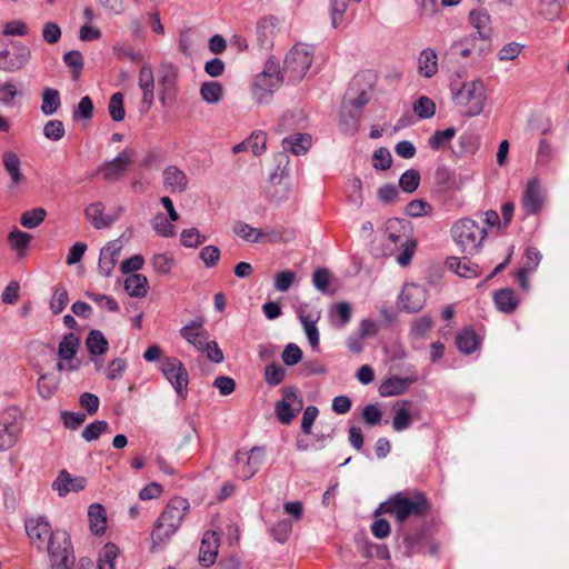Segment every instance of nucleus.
Wrapping results in <instances>:
<instances>
[{
  "instance_id": "obj_1",
  "label": "nucleus",
  "mask_w": 569,
  "mask_h": 569,
  "mask_svg": "<svg viewBox=\"0 0 569 569\" xmlns=\"http://www.w3.org/2000/svg\"><path fill=\"white\" fill-rule=\"evenodd\" d=\"M431 509L427 496L419 490L397 492L381 503L375 515L380 512L392 515L399 523L411 517H423Z\"/></svg>"
},
{
  "instance_id": "obj_2",
  "label": "nucleus",
  "mask_w": 569,
  "mask_h": 569,
  "mask_svg": "<svg viewBox=\"0 0 569 569\" xmlns=\"http://www.w3.org/2000/svg\"><path fill=\"white\" fill-rule=\"evenodd\" d=\"M189 508V501L182 497H173L167 503L151 532L152 550L170 540L181 526Z\"/></svg>"
},
{
  "instance_id": "obj_3",
  "label": "nucleus",
  "mask_w": 569,
  "mask_h": 569,
  "mask_svg": "<svg viewBox=\"0 0 569 569\" xmlns=\"http://www.w3.org/2000/svg\"><path fill=\"white\" fill-rule=\"evenodd\" d=\"M385 248L381 256H392L398 249L400 253L396 260L401 267L410 264L417 249V241L407 236L406 230L398 219H390L386 222L385 231L381 236Z\"/></svg>"
},
{
  "instance_id": "obj_4",
  "label": "nucleus",
  "mask_w": 569,
  "mask_h": 569,
  "mask_svg": "<svg viewBox=\"0 0 569 569\" xmlns=\"http://www.w3.org/2000/svg\"><path fill=\"white\" fill-rule=\"evenodd\" d=\"M24 527L31 542L39 550H47L48 553L61 547L68 548L71 542L70 536L67 531H53L49 521L44 517L30 518L26 520Z\"/></svg>"
},
{
  "instance_id": "obj_5",
  "label": "nucleus",
  "mask_w": 569,
  "mask_h": 569,
  "mask_svg": "<svg viewBox=\"0 0 569 569\" xmlns=\"http://www.w3.org/2000/svg\"><path fill=\"white\" fill-rule=\"evenodd\" d=\"M451 92L453 102L459 107H465L467 116L475 117L482 112L487 100L482 80L466 81L460 87L457 82H452Z\"/></svg>"
},
{
  "instance_id": "obj_6",
  "label": "nucleus",
  "mask_w": 569,
  "mask_h": 569,
  "mask_svg": "<svg viewBox=\"0 0 569 569\" xmlns=\"http://www.w3.org/2000/svg\"><path fill=\"white\" fill-rule=\"evenodd\" d=\"M451 236L463 254H475L487 237V229L472 219L462 218L452 224Z\"/></svg>"
},
{
  "instance_id": "obj_7",
  "label": "nucleus",
  "mask_w": 569,
  "mask_h": 569,
  "mask_svg": "<svg viewBox=\"0 0 569 569\" xmlns=\"http://www.w3.org/2000/svg\"><path fill=\"white\" fill-rule=\"evenodd\" d=\"M315 49L308 44H296L283 61V76L290 82L302 80L313 61Z\"/></svg>"
},
{
  "instance_id": "obj_8",
  "label": "nucleus",
  "mask_w": 569,
  "mask_h": 569,
  "mask_svg": "<svg viewBox=\"0 0 569 569\" xmlns=\"http://www.w3.org/2000/svg\"><path fill=\"white\" fill-rule=\"evenodd\" d=\"M283 72L277 62L268 60L263 70L258 73L253 81V94L259 103L266 102L281 84Z\"/></svg>"
},
{
  "instance_id": "obj_9",
  "label": "nucleus",
  "mask_w": 569,
  "mask_h": 569,
  "mask_svg": "<svg viewBox=\"0 0 569 569\" xmlns=\"http://www.w3.org/2000/svg\"><path fill=\"white\" fill-rule=\"evenodd\" d=\"M179 69L171 62H161L157 71L158 97L162 106H171L177 100Z\"/></svg>"
},
{
  "instance_id": "obj_10",
  "label": "nucleus",
  "mask_w": 569,
  "mask_h": 569,
  "mask_svg": "<svg viewBox=\"0 0 569 569\" xmlns=\"http://www.w3.org/2000/svg\"><path fill=\"white\" fill-rule=\"evenodd\" d=\"M22 430L21 413L16 407L0 412V451L12 448Z\"/></svg>"
},
{
  "instance_id": "obj_11",
  "label": "nucleus",
  "mask_w": 569,
  "mask_h": 569,
  "mask_svg": "<svg viewBox=\"0 0 569 569\" xmlns=\"http://www.w3.org/2000/svg\"><path fill=\"white\" fill-rule=\"evenodd\" d=\"M266 459V449L263 447H253L249 451L238 450L234 453L236 476L239 479L247 480L253 477Z\"/></svg>"
},
{
  "instance_id": "obj_12",
  "label": "nucleus",
  "mask_w": 569,
  "mask_h": 569,
  "mask_svg": "<svg viewBox=\"0 0 569 569\" xmlns=\"http://www.w3.org/2000/svg\"><path fill=\"white\" fill-rule=\"evenodd\" d=\"M160 370L178 397L184 400L188 396L189 375L183 363L178 358L167 357L161 361Z\"/></svg>"
},
{
  "instance_id": "obj_13",
  "label": "nucleus",
  "mask_w": 569,
  "mask_h": 569,
  "mask_svg": "<svg viewBox=\"0 0 569 569\" xmlns=\"http://www.w3.org/2000/svg\"><path fill=\"white\" fill-rule=\"evenodd\" d=\"M426 289L416 283H408L402 288L399 296V307L408 312L420 311L426 303Z\"/></svg>"
},
{
  "instance_id": "obj_14",
  "label": "nucleus",
  "mask_w": 569,
  "mask_h": 569,
  "mask_svg": "<svg viewBox=\"0 0 569 569\" xmlns=\"http://www.w3.org/2000/svg\"><path fill=\"white\" fill-rule=\"evenodd\" d=\"M2 164L10 178L9 189L19 191L27 183V177L21 170V161L18 154L11 150L2 154Z\"/></svg>"
},
{
  "instance_id": "obj_15",
  "label": "nucleus",
  "mask_w": 569,
  "mask_h": 569,
  "mask_svg": "<svg viewBox=\"0 0 569 569\" xmlns=\"http://www.w3.org/2000/svg\"><path fill=\"white\" fill-rule=\"evenodd\" d=\"M132 158L133 152L126 149L113 160L104 162L98 171L102 174L104 180H118L128 170V167L132 162Z\"/></svg>"
},
{
  "instance_id": "obj_16",
  "label": "nucleus",
  "mask_w": 569,
  "mask_h": 569,
  "mask_svg": "<svg viewBox=\"0 0 569 569\" xmlns=\"http://www.w3.org/2000/svg\"><path fill=\"white\" fill-rule=\"evenodd\" d=\"M154 71L150 63L144 62L138 76V84L142 91L141 110L148 111L154 101Z\"/></svg>"
},
{
  "instance_id": "obj_17",
  "label": "nucleus",
  "mask_w": 569,
  "mask_h": 569,
  "mask_svg": "<svg viewBox=\"0 0 569 569\" xmlns=\"http://www.w3.org/2000/svg\"><path fill=\"white\" fill-rule=\"evenodd\" d=\"M203 318L197 317L179 330V335L199 351L209 340V333L203 329Z\"/></svg>"
},
{
  "instance_id": "obj_18",
  "label": "nucleus",
  "mask_w": 569,
  "mask_h": 569,
  "mask_svg": "<svg viewBox=\"0 0 569 569\" xmlns=\"http://www.w3.org/2000/svg\"><path fill=\"white\" fill-rule=\"evenodd\" d=\"M122 244L119 240L109 241L100 250L98 271L101 276L108 278L112 274L118 263Z\"/></svg>"
},
{
  "instance_id": "obj_19",
  "label": "nucleus",
  "mask_w": 569,
  "mask_h": 569,
  "mask_svg": "<svg viewBox=\"0 0 569 569\" xmlns=\"http://www.w3.org/2000/svg\"><path fill=\"white\" fill-rule=\"evenodd\" d=\"M122 211H123V209L120 207V208H118L117 214H114V216L104 214L103 203L100 201H97V202L90 203L86 208L84 214L93 228L106 229V228H109L118 219L119 214Z\"/></svg>"
},
{
  "instance_id": "obj_20",
  "label": "nucleus",
  "mask_w": 569,
  "mask_h": 569,
  "mask_svg": "<svg viewBox=\"0 0 569 569\" xmlns=\"http://www.w3.org/2000/svg\"><path fill=\"white\" fill-rule=\"evenodd\" d=\"M219 549V537L216 531L208 530L203 533L200 549L199 563L203 567H210L216 562Z\"/></svg>"
},
{
  "instance_id": "obj_21",
  "label": "nucleus",
  "mask_w": 569,
  "mask_h": 569,
  "mask_svg": "<svg viewBox=\"0 0 569 569\" xmlns=\"http://www.w3.org/2000/svg\"><path fill=\"white\" fill-rule=\"evenodd\" d=\"M542 203L543 198L540 183L538 179L533 178L527 183L522 199V207L528 214H536L541 210Z\"/></svg>"
},
{
  "instance_id": "obj_22",
  "label": "nucleus",
  "mask_w": 569,
  "mask_h": 569,
  "mask_svg": "<svg viewBox=\"0 0 569 569\" xmlns=\"http://www.w3.org/2000/svg\"><path fill=\"white\" fill-rule=\"evenodd\" d=\"M83 477H71V475L62 470L52 483V489L58 491L60 497L67 496L69 492H78L86 487Z\"/></svg>"
},
{
  "instance_id": "obj_23",
  "label": "nucleus",
  "mask_w": 569,
  "mask_h": 569,
  "mask_svg": "<svg viewBox=\"0 0 569 569\" xmlns=\"http://www.w3.org/2000/svg\"><path fill=\"white\" fill-rule=\"evenodd\" d=\"M163 184L166 190L171 193H181L188 187L186 173L176 166H168L163 170Z\"/></svg>"
},
{
  "instance_id": "obj_24",
  "label": "nucleus",
  "mask_w": 569,
  "mask_h": 569,
  "mask_svg": "<svg viewBox=\"0 0 569 569\" xmlns=\"http://www.w3.org/2000/svg\"><path fill=\"white\" fill-rule=\"evenodd\" d=\"M12 48L11 59L0 62V69L9 72L21 69L31 57L30 49L20 42H12Z\"/></svg>"
},
{
  "instance_id": "obj_25",
  "label": "nucleus",
  "mask_w": 569,
  "mask_h": 569,
  "mask_svg": "<svg viewBox=\"0 0 569 569\" xmlns=\"http://www.w3.org/2000/svg\"><path fill=\"white\" fill-rule=\"evenodd\" d=\"M329 322L335 329H343L352 318V308L349 302L341 301L330 307Z\"/></svg>"
},
{
  "instance_id": "obj_26",
  "label": "nucleus",
  "mask_w": 569,
  "mask_h": 569,
  "mask_svg": "<svg viewBox=\"0 0 569 569\" xmlns=\"http://www.w3.org/2000/svg\"><path fill=\"white\" fill-rule=\"evenodd\" d=\"M438 72V56L431 48L423 49L418 57V73L423 78H432Z\"/></svg>"
},
{
  "instance_id": "obj_27",
  "label": "nucleus",
  "mask_w": 569,
  "mask_h": 569,
  "mask_svg": "<svg viewBox=\"0 0 569 569\" xmlns=\"http://www.w3.org/2000/svg\"><path fill=\"white\" fill-rule=\"evenodd\" d=\"M277 20L272 17H266L258 21L256 27V34L259 46L262 49H270L272 47V39L276 32Z\"/></svg>"
},
{
  "instance_id": "obj_28",
  "label": "nucleus",
  "mask_w": 569,
  "mask_h": 569,
  "mask_svg": "<svg viewBox=\"0 0 569 569\" xmlns=\"http://www.w3.org/2000/svg\"><path fill=\"white\" fill-rule=\"evenodd\" d=\"M466 254L463 258L449 257L446 261V266L449 270L453 271L463 278H475L478 276V267L472 263Z\"/></svg>"
},
{
  "instance_id": "obj_29",
  "label": "nucleus",
  "mask_w": 569,
  "mask_h": 569,
  "mask_svg": "<svg viewBox=\"0 0 569 569\" xmlns=\"http://www.w3.org/2000/svg\"><path fill=\"white\" fill-rule=\"evenodd\" d=\"M412 402L409 400H402L397 406H395V416L392 420V428L395 431H403L408 429L412 423V415L410 412V407Z\"/></svg>"
},
{
  "instance_id": "obj_30",
  "label": "nucleus",
  "mask_w": 569,
  "mask_h": 569,
  "mask_svg": "<svg viewBox=\"0 0 569 569\" xmlns=\"http://www.w3.org/2000/svg\"><path fill=\"white\" fill-rule=\"evenodd\" d=\"M469 21L471 26L477 30L480 39L490 38V16L485 9H475L469 13Z\"/></svg>"
},
{
  "instance_id": "obj_31",
  "label": "nucleus",
  "mask_w": 569,
  "mask_h": 569,
  "mask_svg": "<svg viewBox=\"0 0 569 569\" xmlns=\"http://www.w3.org/2000/svg\"><path fill=\"white\" fill-rule=\"evenodd\" d=\"M51 566L49 569H71L74 565V555L71 542L68 548H59L49 553Z\"/></svg>"
},
{
  "instance_id": "obj_32",
  "label": "nucleus",
  "mask_w": 569,
  "mask_h": 569,
  "mask_svg": "<svg viewBox=\"0 0 569 569\" xmlns=\"http://www.w3.org/2000/svg\"><path fill=\"white\" fill-rule=\"evenodd\" d=\"M456 346L462 353L470 355L479 348L480 339L473 329L465 328L457 335Z\"/></svg>"
},
{
  "instance_id": "obj_33",
  "label": "nucleus",
  "mask_w": 569,
  "mask_h": 569,
  "mask_svg": "<svg viewBox=\"0 0 569 569\" xmlns=\"http://www.w3.org/2000/svg\"><path fill=\"white\" fill-rule=\"evenodd\" d=\"M311 146V137L306 133H296L282 140V148L296 156L306 153Z\"/></svg>"
},
{
  "instance_id": "obj_34",
  "label": "nucleus",
  "mask_w": 569,
  "mask_h": 569,
  "mask_svg": "<svg viewBox=\"0 0 569 569\" xmlns=\"http://www.w3.org/2000/svg\"><path fill=\"white\" fill-rule=\"evenodd\" d=\"M61 107V96L59 90L46 87L41 92L40 110L44 116L54 114Z\"/></svg>"
},
{
  "instance_id": "obj_35",
  "label": "nucleus",
  "mask_w": 569,
  "mask_h": 569,
  "mask_svg": "<svg viewBox=\"0 0 569 569\" xmlns=\"http://www.w3.org/2000/svg\"><path fill=\"white\" fill-rule=\"evenodd\" d=\"M90 530L94 535H102L107 528L106 509L100 503H92L88 509Z\"/></svg>"
},
{
  "instance_id": "obj_36",
  "label": "nucleus",
  "mask_w": 569,
  "mask_h": 569,
  "mask_svg": "<svg viewBox=\"0 0 569 569\" xmlns=\"http://www.w3.org/2000/svg\"><path fill=\"white\" fill-rule=\"evenodd\" d=\"M299 320L303 327V330L306 332V336H307V339H308L310 346L312 347V349H316L319 346V340H320L319 331L317 328L319 315H316V316H313L311 313L307 315L301 311L299 313Z\"/></svg>"
},
{
  "instance_id": "obj_37",
  "label": "nucleus",
  "mask_w": 569,
  "mask_h": 569,
  "mask_svg": "<svg viewBox=\"0 0 569 569\" xmlns=\"http://www.w3.org/2000/svg\"><path fill=\"white\" fill-rule=\"evenodd\" d=\"M124 289L131 297L143 298L148 292V279L141 273H132L124 280Z\"/></svg>"
},
{
  "instance_id": "obj_38",
  "label": "nucleus",
  "mask_w": 569,
  "mask_h": 569,
  "mask_svg": "<svg viewBox=\"0 0 569 569\" xmlns=\"http://www.w3.org/2000/svg\"><path fill=\"white\" fill-rule=\"evenodd\" d=\"M497 309L503 313H511L518 306L516 293L511 289L498 290L493 296Z\"/></svg>"
},
{
  "instance_id": "obj_39",
  "label": "nucleus",
  "mask_w": 569,
  "mask_h": 569,
  "mask_svg": "<svg viewBox=\"0 0 569 569\" xmlns=\"http://www.w3.org/2000/svg\"><path fill=\"white\" fill-rule=\"evenodd\" d=\"M79 346L80 340L73 332L64 335L58 347L59 360H72L77 355Z\"/></svg>"
},
{
  "instance_id": "obj_40",
  "label": "nucleus",
  "mask_w": 569,
  "mask_h": 569,
  "mask_svg": "<svg viewBox=\"0 0 569 569\" xmlns=\"http://www.w3.org/2000/svg\"><path fill=\"white\" fill-rule=\"evenodd\" d=\"M86 347L92 356H101L108 351L109 343L99 330H91L86 339Z\"/></svg>"
},
{
  "instance_id": "obj_41",
  "label": "nucleus",
  "mask_w": 569,
  "mask_h": 569,
  "mask_svg": "<svg viewBox=\"0 0 569 569\" xmlns=\"http://www.w3.org/2000/svg\"><path fill=\"white\" fill-rule=\"evenodd\" d=\"M303 401H297V406L287 402H277L274 406V413L277 419L283 423L289 425L296 415L301 410Z\"/></svg>"
},
{
  "instance_id": "obj_42",
  "label": "nucleus",
  "mask_w": 569,
  "mask_h": 569,
  "mask_svg": "<svg viewBox=\"0 0 569 569\" xmlns=\"http://www.w3.org/2000/svg\"><path fill=\"white\" fill-rule=\"evenodd\" d=\"M409 383L407 379L391 377L382 382L379 391L383 397L401 395L408 389Z\"/></svg>"
},
{
  "instance_id": "obj_43",
  "label": "nucleus",
  "mask_w": 569,
  "mask_h": 569,
  "mask_svg": "<svg viewBox=\"0 0 569 569\" xmlns=\"http://www.w3.org/2000/svg\"><path fill=\"white\" fill-rule=\"evenodd\" d=\"M119 549L114 543L109 542L104 545L98 556V569H114Z\"/></svg>"
},
{
  "instance_id": "obj_44",
  "label": "nucleus",
  "mask_w": 569,
  "mask_h": 569,
  "mask_svg": "<svg viewBox=\"0 0 569 569\" xmlns=\"http://www.w3.org/2000/svg\"><path fill=\"white\" fill-rule=\"evenodd\" d=\"M60 379L54 375H41L38 380V392L41 398L49 399L57 391Z\"/></svg>"
},
{
  "instance_id": "obj_45",
  "label": "nucleus",
  "mask_w": 569,
  "mask_h": 569,
  "mask_svg": "<svg viewBox=\"0 0 569 569\" xmlns=\"http://www.w3.org/2000/svg\"><path fill=\"white\" fill-rule=\"evenodd\" d=\"M200 96L207 103H218L222 98V86L217 81H206L200 87Z\"/></svg>"
},
{
  "instance_id": "obj_46",
  "label": "nucleus",
  "mask_w": 569,
  "mask_h": 569,
  "mask_svg": "<svg viewBox=\"0 0 569 569\" xmlns=\"http://www.w3.org/2000/svg\"><path fill=\"white\" fill-rule=\"evenodd\" d=\"M46 209L37 207L24 211L20 217V223L27 229H34L46 219Z\"/></svg>"
},
{
  "instance_id": "obj_47",
  "label": "nucleus",
  "mask_w": 569,
  "mask_h": 569,
  "mask_svg": "<svg viewBox=\"0 0 569 569\" xmlns=\"http://www.w3.org/2000/svg\"><path fill=\"white\" fill-rule=\"evenodd\" d=\"M362 111L353 109L351 104L345 102L341 108V126L345 130H353L357 128L358 121L361 118Z\"/></svg>"
},
{
  "instance_id": "obj_48",
  "label": "nucleus",
  "mask_w": 569,
  "mask_h": 569,
  "mask_svg": "<svg viewBox=\"0 0 569 569\" xmlns=\"http://www.w3.org/2000/svg\"><path fill=\"white\" fill-rule=\"evenodd\" d=\"M31 238V234L23 232L19 229H14L9 233L8 241L11 248L18 251V256L23 257L26 248L29 244Z\"/></svg>"
},
{
  "instance_id": "obj_49",
  "label": "nucleus",
  "mask_w": 569,
  "mask_h": 569,
  "mask_svg": "<svg viewBox=\"0 0 569 569\" xmlns=\"http://www.w3.org/2000/svg\"><path fill=\"white\" fill-rule=\"evenodd\" d=\"M233 231L243 240L253 243L259 242L264 234L261 229L253 228L246 222L236 223Z\"/></svg>"
},
{
  "instance_id": "obj_50",
  "label": "nucleus",
  "mask_w": 569,
  "mask_h": 569,
  "mask_svg": "<svg viewBox=\"0 0 569 569\" xmlns=\"http://www.w3.org/2000/svg\"><path fill=\"white\" fill-rule=\"evenodd\" d=\"M456 136V129L455 128H447L445 130H437L435 133L429 138V147L433 150H440L443 149L451 139Z\"/></svg>"
},
{
  "instance_id": "obj_51",
  "label": "nucleus",
  "mask_w": 569,
  "mask_h": 569,
  "mask_svg": "<svg viewBox=\"0 0 569 569\" xmlns=\"http://www.w3.org/2000/svg\"><path fill=\"white\" fill-rule=\"evenodd\" d=\"M420 184V173L416 169H408L406 170L400 179H399V186L402 189V191L407 193L415 192Z\"/></svg>"
},
{
  "instance_id": "obj_52",
  "label": "nucleus",
  "mask_w": 569,
  "mask_h": 569,
  "mask_svg": "<svg viewBox=\"0 0 569 569\" xmlns=\"http://www.w3.org/2000/svg\"><path fill=\"white\" fill-rule=\"evenodd\" d=\"M413 111L420 119H430L436 113V104L430 98L422 96L415 101Z\"/></svg>"
},
{
  "instance_id": "obj_53",
  "label": "nucleus",
  "mask_w": 569,
  "mask_h": 569,
  "mask_svg": "<svg viewBox=\"0 0 569 569\" xmlns=\"http://www.w3.org/2000/svg\"><path fill=\"white\" fill-rule=\"evenodd\" d=\"M108 111L113 121L119 122L124 119L126 111L123 108V94L121 92H116L111 96Z\"/></svg>"
},
{
  "instance_id": "obj_54",
  "label": "nucleus",
  "mask_w": 569,
  "mask_h": 569,
  "mask_svg": "<svg viewBox=\"0 0 569 569\" xmlns=\"http://www.w3.org/2000/svg\"><path fill=\"white\" fill-rule=\"evenodd\" d=\"M151 264L157 273L167 274L174 266V259L170 253H157L151 258Z\"/></svg>"
},
{
  "instance_id": "obj_55",
  "label": "nucleus",
  "mask_w": 569,
  "mask_h": 569,
  "mask_svg": "<svg viewBox=\"0 0 569 569\" xmlns=\"http://www.w3.org/2000/svg\"><path fill=\"white\" fill-rule=\"evenodd\" d=\"M93 102L90 97H82L77 106V108L72 112V118L74 120H91L93 117Z\"/></svg>"
},
{
  "instance_id": "obj_56",
  "label": "nucleus",
  "mask_w": 569,
  "mask_h": 569,
  "mask_svg": "<svg viewBox=\"0 0 569 569\" xmlns=\"http://www.w3.org/2000/svg\"><path fill=\"white\" fill-rule=\"evenodd\" d=\"M109 425L104 420H96L82 430V437L86 441L97 440L104 431H107Z\"/></svg>"
},
{
  "instance_id": "obj_57",
  "label": "nucleus",
  "mask_w": 569,
  "mask_h": 569,
  "mask_svg": "<svg viewBox=\"0 0 569 569\" xmlns=\"http://www.w3.org/2000/svg\"><path fill=\"white\" fill-rule=\"evenodd\" d=\"M286 377V369L279 365L270 363L264 368V380L269 386L280 385Z\"/></svg>"
},
{
  "instance_id": "obj_58",
  "label": "nucleus",
  "mask_w": 569,
  "mask_h": 569,
  "mask_svg": "<svg viewBox=\"0 0 569 569\" xmlns=\"http://www.w3.org/2000/svg\"><path fill=\"white\" fill-rule=\"evenodd\" d=\"M66 129L60 120H50L43 127V134L47 139L59 141L64 137Z\"/></svg>"
},
{
  "instance_id": "obj_59",
  "label": "nucleus",
  "mask_w": 569,
  "mask_h": 569,
  "mask_svg": "<svg viewBox=\"0 0 569 569\" xmlns=\"http://www.w3.org/2000/svg\"><path fill=\"white\" fill-rule=\"evenodd\" d=\"M86 296L90 300H92L96 305H98L101 309H106V310L112 311V312H116L119 310L118 302L113 298H111L107 295L88 291L86 293Z\"/></svg>"
},
{
  "instance_id": "obj_60",
  "label": "nucleus",
  "mask_w": 569,
  "mask_h": 569,
  "mask_svg": "<svg viewBox=\"0 0 569 569\" xmlns=\"http://www.w3.org/2000/svg\"><path fill=\"white\" fill-rule=\"evenodd\" d=\"M270 531L277 541L283 543L289 539L292 531V523L288 519L279 520L273 525Z\"/></svg>"
},
{
  "instance_id": "obj_61",
  "label": "nucleus",
  "mask_w": 569,
  "mask_h": 569,
  "mask_svg": "<svg viewBox=\"0 0 569 569\" xmlns=\"http://www.w3.org/2000/svg\"><path fill=\"white\" fill-rule=\"evenodd\" d=\"M392 164V157L390 151L381 147L373 152L372 166L377 170H387Z\"/></svg>"
},
{
  "instance_id": "obj_62",
  "label": "nucleus",
  "mask_w": 569,
  "mask_h": 569,
  "mask_svg": "<svg viewBox=\"0 0 569 569\" xmlns=\"http://www.w3.org/2000/svg\"><path fill=\"white\" fill-rule=\"evenodd\" d=\"M63 62L72 69L74 78H78L83 69V57L80 51L71 50L63 54Z\"/></svg>"
},
{
  "instance_id": "obj_63",
  "label": "nucleus",
  "mask_w": 569,
  "mask_h": 569,
  "mask_svg": "<svg viewBox=\"0 0 569 569\" xmlns=\"http://www.w3.org/2000/svg\"><path fill=\"white\" fill-rule=\"evenodd\" d=\"M267 134L263 131L253 132L247 140L248 148L253 154L259 156L266 150Z\"/></svg>"
},
{
  "instance_id": "obj_64",
  "label": "nucleus",
  "mask_w": 569,
  "mask_h": 569,
  "mask_svg": "<svg viewBox=\"0 0 569 569\" xmlns=\"http://www.w3.org/2000/svg\"><path fill=\"white\" fill-rule=\"evenodd\" d=\"M431 209V206L421 200V199H415L410 201L406 207V214L411 218H418L422 216H427Z\"/></svg>"
}]
</instances>
